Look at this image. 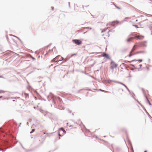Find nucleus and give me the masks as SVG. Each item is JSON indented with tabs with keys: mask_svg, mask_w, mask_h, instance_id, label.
Returning a JSON list of instances; mask_svg holds the SVG:
<instances>
[{
	"mask_svg": "<svg viewBox=\"0 0 152 152\" xmlns=\"http://www.w3.org/2000/svg\"><path fill=\"white\" fill-rule=\"evenodd\" d=\"M72 42L75 44L79 45L82 44V41L80 39H74L72 40Z\"/></svg>",
	"mask_w": 152,
	"mask_h": 152,
	"instance_id": "nucleus-6",
	"label": "nucleus"
},
{
	"mask_svg": "<svg viewBox=\"0 0 152 152\" xmlns=\"http://www.w3.org/2000/svg\"><path fill=\"white\" fill-rule=\"evenodd\" d=\"M110 64L111 65L110 68L112 70H113L114 68H116L118 66V64H115L114 61L111 59Z\"/></svg>",
	"mask_w": 152,
	"mask_h": 152,
	"instance_id": "nucleus-5",
	"label": "nucleus"
},
{
	"mask_svg": "<svg viewBox=\"0 0 152 152\" xmlns=\"http://www.w3.org/2000/svg\"><path fill=\"white\" fill-rule=\"evenodd\" d=\"M114 30H109L108 31V33H109V32H111V31H113L114 32Z\"/></svg>",
	"mask_w": 152,
	"mask_h": 152,
	"instance_id": "nucleus-38",
	"label": "nucleus"
},
{
	"mask_svg": "<svg viewBox=\"0 0 152 152\" xmlns=\"http://www.w3.org/2000/svg\"><path fill=\"white\" fill-rule=\"evenodd\" d=\"M2 97H3V96H0V99L2 98Z\"/></svg>",
	"mask_w": 152,
	"mask_h": 152,
	"instance_id": "nucleus-55",
	"label": "nucleus"
},
{
	"mask_svg": "<svg viewBox=\"0 0 152 152\" xmlns=\"http://www.w3.org/2000/svg\"><path fill=\"white\" fill-rule=\"evenodd\" d=\"M88 90V91H90V90H91V89H88V88H85V89H80L78 91V93H79V92H80V91L82 90Z\"/></svg>",
	"mask_w": 152,
	"mask_h": 152,
	"instance_id": "nucleus-13",
	"label": "nucleus"
},
{
	"mask_svg": "<svg viewBox=\"0 0 152 152\" xmlns=\"http://www.w3.org/2000/svg\"><path fill=\"white\" fill-rule=\"evenodd\" d=\"M36 107H34V109H36Z\"/></svg>",
	"mask_w": 152,
	"mask_h": 152,
	"instance_id": "nucleus-60",
	"label": "nucleus"
},
{
	"mask_svg": "<svg viewBox=\"0 0 152 152\" xmlns=\"http://www.w3.org/2000/svg\"><path fill=\"white\" fill-rule=\"evenodd\" d=\"M86 28L90 29H92V28L91 27H87Z\"/></svg>",
	"mask_w": 152,
	"mask_h": 152,
	"instance_id": "nucleus-43",
	"label": "nucleus"
},
{
	"mask_svg": "<svg viewBox=\"0 0 152 152\" xmlns=\"http://www.w3.org/2000/svg\"><path fill=\"white\" fill-rule=\"evenodd\" d=\"M103 56L104 57L107 59H110V56L107 53H106L104 56Z\"/></svg>",
	"mask_w": 152,
	"mask_h": 152,
	"instance_id": "nucleus-12",
	"label": "nucleus"
},
{
	"mask_svg": "<svg viewBox=\"0 0 152 152\" xmlns=\"http://www.w3.org/2000/svg\"><path fill=\"white\" fill-rule=\"evenodd\" d=\"M76 55V53H74L72 54L70 56V57H71L73 56H74Z\"/></svg>",
	"mask_w": 152,
	"mask_h": 152,
	"instance_id": "nucleus-30",
	"label": "nucleus"
},
{
	"mask_svg": "<svg viewBox=\"0 0 152 152\" xmlns=\"http://www.w3.org/2000/svg\"><path fill=\"white\" fill-rule=\"evenodd\" d=\"M146 114L148 115H149V114L148 113V112L147 111V112H146Z\"/></svg>",
	"mask_w": 152,
	"mask_h": 152,
	"instance_id": "nucleus-51",
	"label": "nucleus"
},
{
	"mask_svg": "<svg viewBox=\"0 0 152 152\" xmlns=\"http://www.w3.org/2000/svg\"><path fill=\"white\" fill-rule=\"evenodd\" d=\"M130 65L132 66L133 67H135V66L134 65V64H130Z\"/></svg>",
	"mask_w": 152,
	"mask_h": 152,
	"instance_id": "nucleus-35",
	"label": "nucleus"
},
{
	"mask_svg": "<svg viewBox=\"0 0 152 152\" xmlns=\"http://www.w3.org/2000/svg\"><path fill=\"white\" fill-rule=\"evenodd\" d=\"M66 110L69 113H71L72 112V111L70 110L69 109H67Z\"/></svg>",
	"mask_w": 152,
	"mask_h": 152,
	"instance_id": "nucleus-20",
	"label": "nucleus"
},
{
	"mask_svg": "<svg viewBox=\"0 0 152 152\" xmlns=\"http://www.w3.org/2000/svg\"><path fill=\"white\" fill-rule=\"evenodd\" d=\"M105 31H106V29H103V30L102 31H101V32H102H102H104Z\"/></svg>",
	"mask_w": 152,
	"mask_h": 152,
	"instance_id": "nucleus-36",
	"label": "nucleus"
},
{
	"mask_svg": "<svg viewBox=\"0 0 152 152\" xmlns=\"http://www.w3.org/2000/svg\"><path fill=\"white\" fill-rule=\"evenodd\" d=\"M35 130V129H32L31 131V132L30 133V134H31V133H33L34 132Z\"/></svg>",
	"mask_w": 152,
	"mask_h": 152,
	"instance_id": "nucleus-24",
	"label": "nucleus"
},
{
	"mask_svg": "<svg viewBox=\"0 0 152 152\" xmlns=\"http://www.w3.org/2000/svg\"><path fill=\"white\" fill-rule=\"evenodd\" d=\"M127 140L128 143L129 145V146L132 152H134V150H133V147L132 146V143L128 139H127Z\"/></svg>",
	"mask_w": 152,
	"mask_h": 152,
	"instance_id": "nucleus-8",
	"label": "nucleus"
},
{
	"mask_svg": "<svg viewBox=\"0 0 152 152\" xmlns=\"http://www.w3.org/2000/svg\"><path fill=\"white\" fill-rule=\"evenodd\" d=\"M27 124L28 126L29 125H28L29 124H28V122H27Z\"/></svg>",
	"mask_w": 152,
	"mask_h": 152,
	"instance_id": "nucleus-57",
	"label": "nucleus"
},
{
	"mask_svg": "<svg viewBox=\"0 0 152 152\" xmlns=\"http://www.w3.org/2000/svg\"><path fill=\"white\" fill-rule=\"evenodd\" d=\"M50 97L51 99H52V101L55 104H56V102L55 100H56L58 102H61L62 100L59 96H50L48 95L47 96V98L48 99Z\"/></svg>",
	"mask_w": 152,
	"mask_h": 152,
	"instance_id": "nucleus-1",
	"label": "nucleus"
},
{
	"mask_svg": "<svg viewBox=\"0 0 152 152\" xmlns=\"http://www.w3.org/2000/svg\"><path fill=\"white\" fill-rule=\"evenodd\" d=\"M105 81L106 83H110L111 82H113L115 83H118L119 84H121L123 86H125V87L126 88V89L127 90V91L130 93H131V91H130L129 89V88H128L127 86L124 83L117 81H115L113 80H105Z\"/></svg>",
	"mask_w": 152,
	"mask_h": 152,
	"instance_id": "nucleus-2",
	"label": "nucleus"
},
{
	"mask_svg": "<svg viewBox=\"0 0 152 152\" xmlns=\"http://www.w3.org/2000/svg\"><path fill=\"white\" fill-rule=\"evenodd\" d=\"M147 69L148 70H149V68L148 67H147Z\"/></svg>",
	"mask_w": 152,
	"mask_h": 152,
	"instance_id": "nucleus-56",
	"label": "nucleus"
},
{
	"mask_svg": "<svg viewBox=\"0 0 152 152\" xmlns=\"http://www.w3.org/2000/svg\"><path fill=\"white\" fill-rule=\"evenodd\" d=\"M123 61L125 63H132V61H130L127 60H124Z\"/></svg>",
	"mask_w": 152,
	"mask_h": 152,
	"instance_id": "nucleus-17",
	"label": "nucleus"
},
{
	"mask_svg": "<svg viewBox=\"0 0 152 152\" xmlns=\"http://www.w3.org/2000/svg\"><path fill=\"white\" fill-rule=\"evenodd\" d=\"M59 56H60V55H58L56 57L52 59L51 61L52 62H57L58 63L60 61H61L63 60L64 61H66L69 59V58H64L63 57H61V58H62V59L61 60L60 59L59 60H56V59Z\"/></svg>",
	"mask_w": 152,
	"mask_h": 152,
	"instance_id": "nucleus-3",
	"label": "nucleus"
},
{
	"mask_svg": "<svg viewBox=\"0 0 152 152\" xmlns=\"http://www.w3.org/2000/svg\"><path fill=\"white\" fill-rule=\"evenodd\" d=\"M132 96L133 97V96H133H135V95L134 93L133 92H132Z\"/></svg>",
	"mask_w": 152,
	"mask_h": 152,
	"instance_id": "nucleus-44",
	"label": "nucleus"
},
{
	"mask_svg": "<svg viewBox=\"0 0 152 152\" xmlns=\"http://www.w3.org/2000/svg\"><path fill=\"white\" fill-rule=\"evenodd\" d=\"M89 6V5H87V6H85L86 7H88Z\"/></svg>",
	"mask_w": 152,
	"mask_h": 152,
	"instance_id": "nucleus-63",
	"label": "nucleus"
},
{
	"mask_svg": "<svg viewBox=\"0 0 152 152\" xmlns=\"http://www.w3.org/2000/svg\"><path fill=\"white\" fill-rule=\"evenodd\" d=\"M83 126H84V128L86 130H87V131H89V130L87 129L86 128V126H85L84 125H83Z\"/></svg>",
	"mask_w": 152,
	"mask_h": 152,
	"instance_id": "nucleus-40",
	"label": "nucleus"
},
{
	"mask_svg": "<svg viewBox=\"0 0 152 152\" xmlns=\"http://www.w3.org/2000/svg\"><path fill=\"white\" fill-rule=\"evenodd\" d=\"M6 38H7V39H8V37H7V35Z\"/></svg>",
	"mask_w": 152,
	"mask_h": 152,
	"instance_id": "nucleus-61",
	"label": "nucleus"
},
{
	"mask_svg": "<svg viewBox=\"0 0 152 152\" xmlns=\"http://www.w3.org/2000/svg\"><path fill=\"white\" fill-rule=\"evenodd\" d=\"M142 109H143V110L145 111V112H147V111L146 110V109H145V108L142 105Z\"/></svg>",
	"mask_w": 152,
	"mask_h": 152,
	"instance_id": "nucleus-22",
	"label": "nucleus"
},
{
	"mask_svg": "<svg viewBox=\"0 0 152 152\" xmlns=\"http://www.w3.org/2000/svg\"><path fill=\"white\" fill-rule=\"evenodd\" d=\"M111 3H113V5H114L118 9H121V8L120 7H118L116 5H115L114 3L113 2H111Z\"/></svg>",
	"mask_w": 152,
	"mask_h": 152,
	"instance_id": "nucleus-19",
	"label": "nucleus"
},
{
	"mask_svg": "<svg viewBox=\"0 0 152 152\" xmlns=\"http://www.w3.org/2000/svg\"><path fill=\"white\" fill-rule=\"evenodd\" d=\"M21 123H20V124H19V126H20V125H21Z\"/></svg>",
	"mask_w": 152,
	"mask_h": 152,
	"instance_id": "nucleus-58",
	"label": "nucleus"
},
{
	"mask_svg": "<svg viewBox=\"0 0 152 152\" xmlns=\"http://www.w3.org/2000/svg\"><path fill=\"white\" fill-rule=\"evenodd\" d=\"M142 91H143V92L144 96L146 99V100L147 102L148 103L149 105L150 106H151V104L150 103V102L148 100V99L147 98L146 94L145 93L143 89L142 90Z\"/></svg>",
	"mask_w": 152,
	"mask_h": 152,
	"instance_id": "nucleus-7",
	"label": "nucleus"
},
{
	"mask_svg": "<svg viewBox=\"0 0 152 152\" xmlns=\"http://www.w3.org/2000/svg\"><path fill=\"white\" fill-rule=\"evenodd\" d=\"M30 58H31L33 59V60H35V58L34 57L32 56L31 55L30 56Z\"/></svg>",
	"mask_w": 152,
	"mask_h": 152,
	"instance_id": "nucleus-26",
	"label": "nucleus"
},
{
	"mask_svg": "<svg viewBox=\"0 0 152 152\" xmlns=\"http://www.w3.org/2000/svg\"><path fill=\"white\" fill-rule=\"evenodd\" d=\"M51 8H52V10H54V7H51Z\"/></svg>",
	"mask_w": 152,
	"mask_h": 152,
	"instance_id": "nucleus-50",
	"label": "nucleus"
},
{
	"mask_svg": "<svg viewBox=\"0 0 152 152\" xmlns=\"http://www.w3.org/2000/svg\"><path fill=\"white\" fill-rule=\"evenodd\" d=\"M57 133H58V136L59 137H58V139L59 140L60 139V137H61L62 136V135H61L60 133H59L58 131H57Z\"/></svg>",
	"mask_w": 152,
	"mask_h": 152,
	"instance_id": "nucleus-18",
	"label": "nucleus"
},
{
	"mask_svg": "<svg viewBox=\"0 0 152 152\" xmlns=\"http://www.w3.org/2000/svg\"><path fill=\"white\" fill-rule=\"evenodd\" d=\"M53 133V132L51 133L50 134L47 133V134L48 136H50L52 135Z\"/></svg>",
	"mask_w": 152,
	"mask_h": 152,
	"instance_id": "nucleus-25",
	"label": "nucleus"
},
{
	"mask_svg": "<svg viewBox=\"0 0 152 152\" xmlns=\"http://www.w3.org/2000/svg\"><path fill=\"white\" fill-rule=\"evenodd\" d=\"M134 46H133L132 48V49L131 51L130 52H131L134 50Z\"/></svg>",
	"mask_w": 152,
	"mask_h": 152,
	"instance_id": "nucleus-41",
	"label": "nucleus"
},
{
	"mask_svg": "<svg viewBox=\"0 0 152 152\" xmlns=\"http://www.w3.org/2000/svg\"><path fill=\"white\" fill-rule=\"evenodd\" d=\"M119 23V21L117 20L114 21L112 22V23L110 24V25L112 26H115V24H118Z\"/></svg>",
	"mask_w": 152,
	"mask_h": 152,
	"instance_id": "nucleus-9",
	"label": "nucleus"
},
{
	"mask_svg": "<svg viewBox=\"0 0 152 152\" xmlns=\"http://www.w3.org/2000/svg\"><path fill=\"white\" fill-rule=\"evenodd\" d=\"M147 42L146 41H145L144 42L140 43V44H139L138 46H141L143 47H146L147 45L145 44Z\"/></svg>",
	"mask_w": 152,
	"mask_h": 152,
	"instance_id": "nucleus-10",
	"label": "nucleus"
},
{
	"mask_svg": "<svg viewBox=\"0 0 152 152\" xmlns=\"http://www.w3.org/2000/svg\"><path fill=\"white\" fill-rule=\"evenodd\" d=\"M137 61V59H133L131 61H132H132Z\"/></svg>",
	"mask_w": 152,
	"mask_h": 152,
	"instance_id": "nucleus-37",
	"label": "nucleus"
},
{
	"mask_svg": "<svg viewBox=\"0 0 152 152\" xmlns=\"http://www.w3.org/2000/svg\"><path fill=\"white\" fill-rule=\"evenodd\" d=\"M11 53H14V52L10 50L8 52L6 53L5 54V55H7L10 54Z\"/></svg>",
	"mask_w": 152,
	"mask_h": 152,
	"instance_id": "nucleus-15",
	"label": "nucleus"
},
{
	"mask_svg": "<svg viewBox=\"0 0 152 152\" xmlns=\"http://www.w3.org/2000/svg\"><path fill=\"white\" fill-rule=\"evenodd\" d=\"M131 35L132 36V39H142L144 38L143 36H141L140 37H138L137 35L134 33H132Z\"/></svg>",
	"mask_w": 152,
	"mask_h": 152,
	"instance_id": "nucleus-4",
	"label": "nucleus"
},
{
	"mask_svg": "<svg viewBox=\"0 0 152 152\" xmlns=\"http://www.w3.org/2000/svg\"><path fill=\"white\" fill-rule=\"evenodd\" d=\"M24 95H25V96H28V94H27V93H26V92H24Z\"/></svg>",
	"mask_w": 152,
	"mask_h": 152,
	"instance_id": "nucleus-34",
	"label": "nucleus"
},
{
	"mask_svg": "<svg viewBox=\"0 0 152 152\" xmlns=\"http://www.w3.org/2000/svg\"><path fill=\"white\" fill-rule=\"evenodd\" d=\"M133 98L136 101H137V103L141 106H142V105L139 102V101L137 100L135 98H134V97L133 96Z\"/></svg>",
	"mask_w": 152,
	"mask_h": 152,
	"instance_id": "nucleus-16",
	"label": "nucleus"
},
{
	"mask_svg": "<svg viewBox=\"0 0 152 152\" xmlns=\"http://www.w3.org/2000/svg\"><path fill=\"white\" fill-rule=\"evenodd\" d=\"M139 66H140V68L142 66V64H140L139 65Z\"/></svg>",
	"mask_w": 152,
	"mask_h": 152,
	"instance_id": "nucleus-49",
	"label": "nucleus"
},
{
	"mask_svg": "<svg viewBox=\"0 0 152 152\" xmlns=\"http://www.w3.org/2000/svg\"><path fill=\"white\" fill-rule=\"evenodd\" d=\"M4 77H3V76L2 75L1 76H0V78H3Z\"/></svg>",
	"mask_w": 152,
	"mask_h": 152,
	"instance_id": "nucleus-54",
	"label": "nucleus"
},
{
	"mask_svg": "<svg viewBox=\"0 0 152 152\" xmlns=\"http://www.w3.org/2000/svg\"><path fill=\"white\" fill-rule=\"evenodd\" d=\"M128 18V17H126L125 18H126V19H127Z\"/></svg>",
	"mask_w": 152,
	"mask_h": 152,
	"instance_id": "nucleus-64",
	"label": "nucleus"
},
{
	"mask_svg": "<svg viewBox=\"0 0 152 152\" xmlns=\"http://www.w3.org/2000/svg\"><path fill=\"white\" fill-rule=\"evenodd\" d=\"M148 63H150V59H148Z\"/></svg>",
	"mask_w": 152,
	"mask_h": 152,
	"instance_id": "nucleus-52",
	"label": "nucleus"
},
{
	"mask_svg": "<svg viewBox=\"0 0 152 152\" xmlns=\"http://www.w3.org/2000/svg\"><path fill=\"white\" fill-rule=\"evenodd\" d=\"M124 21H127V20H126L125 19H124L122 20V22H123Z\"/></svg>",
	"mask_w": 152,
	"mask_h": 152,
	"instance_id": "nucleus-48",
	"label": "nucleus"
},
{
	"mask_svg": "<svg viewBox=\"0 0 152 152\" xmlns=\"http://www.w3.org/2000/svg\"><path fill=\"white\" fill-rule=\"evenodd\" d=\"M132 26H134L136 28H138L139 27H138V26L136 25V24H133L132 25Z\"/></svg>",
	"mask_w": 152,
	"mask_h": 152,
	"instance_id": "nucleus-29",
	"label": "nucleus"
},
{
	"mask_svg": "<svg viewBox=\"0 0 152 152\" xmlns=\"http://www.w3.org/2000/svg\"><path fill=\"white\" fill-rule=\"evenodd\" d=\"M15 37L17 38H18L20 41L22 43V41H21V40L18 37H17L15 36Z\"/></svg>",
	"mask_w": 152,
	"mask_h": 152,
	"instance_id": "nucleus-31",
	"label": "nucleus"
},
{
	"mask_svg": "<svg viewBox=\"0 0 152 152\" xmlns=\"http://www.w3.org/2000/svg\"><path fill=\"white\" fill-rule=\"evenodd\" d=\"M146 52L145 51H139L137 52H135L134 53L132 54V55H135L139 53H145Z\"/></svg>",
	"mask_w": 152,
	"mask_h": 152,
	"instance_id": "nucleus-11",
	"label": "nucleus"
},
{
	"mask_svg": "<svg viewBox=\"0 0 152 152\" xmlns=\"http://www.w3.org/2000/svg\"><path fill=\"white\" fill-rule=\"evenodd\" d=\"M68 5L69 6V7L70 8V3L69 2H68Z\"/></svg>",
	"mask_w": 152,
	"mask_h": 152,
	"instance_id": "nucleus-53",
	"label": "nucleus"
},
{
	"mask_svg": "<svg viewBox=\"0 0 152 152\" xmlns=\"http://www.w3.org/2000/svg\"><path fill=\"white\" fill-rule=\"evenodd\" d=\"M134 69H133V68H132V69H130V70H131L132 71H134Z\"/></svg>",
	"mask_w": 152,
	"mask_h": 152,
	"instance_id": "nucleus-47",
	"label": "nucleus"
},
{
	"mask_svg": "<svg viewBox=\"0 0 152 152\" xmlns=\"http://www.w3.org/2000/svg\"><path fill=\"white\" fill-rule=\"evenodd\" d=\"M132 39L131 37H130L128 38L127 40L126 41L127 42H129L131 41V39Z\"/></svg>",
	"mask_w": 152,
	"mask_h": 152,
	"instance_id": "nucleus-21",
	"label": "nucleus"
},
{
	"mask_svg": "<svg viewBox=\"0 0 152 152\" xmlns=\"http://www.w3.org/2000/svg\"><path fill=\"white\" fill-rule=\"evenodd\" d=\"M122 65H124V66H125V69L128 71L129 70V69H128V67L127 66V65L124 63H122Z\"/></svg>",
	"mask_w": 152,
	"mask_h": 152,
	"instance_id": "nucleus-14",
	"label": "nucleus"
},
{
	"mask_svg": "<svg viewBox=\"0 0 152 152\" xmlns=\"http://www.w3.org/2000/svg\"><path fill=\"white\" fill-rule=\"evenodd\" d=\"M137 60L138 61H139L140 62H142V59H137Z\"/></svg>",
	"mask_w": 152,
	"mask_h": 152,
	"instance_id": "nucleus-33",
	"label": "nucleus"
},
{
	"mask_svg": "<svg viewBox=\"0 0 152 152\" xmlns=\"http://www.w3.org/2000/svg\"><path fill=\"white\" fill-rule=\"evenodd\" d=\"M59 130L60 131L61 130L63 132H64L65 131L64 130H63V128L61 127L59 129Z\"/></svg>",
	"mask_w": 152,
	"mask_h": 152,
	"instance_id": "nucleus-23",
	"label": "nucleus"
},
{
	"mask_svg": "<svg viewBox=\"0 0 152 152\" xmlns=\"http://www.w3.org/2000/svg\"><path fill=\"white\" fill-rule=\"evenodd\" d=\"M144 152H147V150H145L144 151Z\"/></svg>",
	"mask_w": 152,
	"mask_h": 152,
	"instance_id": "nucleus-59",
	"label": "nucleus"
},
{
	"mask_svg": "<svg viewBox=\"0 0 152 152\" xmlns=\"http://www.w3.org/2000/svg\"><path fill=\"white\" fill-rule=\"evenodd\" d=\"M127 50L126 49H124L122 50V52H124L126 51Z\"/></svg>",
	"mask_w": 152,
	"mask_h": 152,
	"instance_id": "nucleus-39",
	"label": "nucleus"
},
{
	"mask_svg": "<svg viewBox=\"0 0 152 152\" xmlns=\"http://www.w3.org/2000/svg\"><path fill=\"white\" fill-rule=\"evenodd\" d=\"M131 52H130L129 53V54L128 55V56L129 57H131L132 56H133L134 55H132V54H131Z\"/></svg>",
	"mask_w": 152,
	"mask_h": 152,
	"instance_id": "nucleus-28",
	"label": "nucleus"
},
{
	"mask_svg": "<svg viewBox=\"0 0 152 152\" xmlns=\"http://www.w3.org/2000/svg\"><path fill=\"white\" fill-rule=\"evenodd\" d=\"M25 151H26V152H29V151H31V150H25Z\"/></svg>",
	"mask_w": 152,
	"mask_h": 152,
	"instance_id": "nucleus-42",
	"label": "nucleus"
},
{
	"mask_svg": "<svg viewBox=\"0 0 152 152\" xmlns=\"http://www.w3.org/2000/svg\"><path fill=\"white\" fill-rule=\"evenodd\" d=\"M98 91H103V90L101 89H99V90Z\"/></svg>",
	"mask_w": 152,
	"mask_h": 152,
	"instance_id": "nucleus-46",
	"label": "nucleus"
},
{
	"mask_svg": "<svg viewBox=\"0 0 152 152\" xmlns=\"http://www.w3.org/2000/svg\"><path fill=\"white\" fill-rule=\"evenodd\" d=\"M5 92H6V91H4V90H0V93H4Z\"/></svg>",
	"mask_w": 152,
	"mask_h": 152,
	"instance_id": "nucleus-32",
	"label": "nucleus"
},
{
	"mask_svg": "<svg viewBox=\"0 0 152 152\" xmlns=\"http://www.w3.org/2000/svg\"><path fill=\"white\" fill-rule=\"evenodd\" d=\"M52 44V43H50L47 46V47H49L50 45H51Z\"/></svg>",
	"mask_w": 152,
	"mask_h": 152,
	"instance_id": "nucleus-45",
	"label": "nucleus"
},
{
	"mask_svg": "<svg viewBox=\"0 0 152 152\" xmlns=\"http://www.w3.org/2000/svg\"><path fill=\"white\" fill-rule=\"evenodd\" d=\"M131 77V75H129V77Z\"/></svg>",
	"mask_w": 152,
	"mask_h": 152,
	"instance_id": "nucleus-62",
	"label": "nucleus"
},
{
	"mask_svg": "<svg viewBox=\"0 0 152 152\" xmlns=\"http://www.w3.org/2000/svg\"><path fill=\"white\" fill-rule=\"evenodd\" d=\"M20 145H21V147H22V148L23 149H24V150H26V149L25 148H24L23 146V145H22V144L21 143H20Z\"/></svg>",
	"mask_w": 152,
	"mask_h": 152,
	"instance_id": "nucleus-27",
	"label": "nucleus"
}]
</instances>
